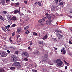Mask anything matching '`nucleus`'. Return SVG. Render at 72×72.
<instances>
[{
  "mask_svg": "<svg viewBox=\"0 0 72 72\" xmlns=\"http://www.w3.org/2000/svg\"><path fill=\"white\" fill-rule=\"evenodd\" d=\"M63 50H61V52L63 51V53L62 54H65L66 53V50H65V48H62Z\"/></svg>",
  "mask_w": 72,
  "mask_h": 72,
  "instance_id": "nucleus-11",
  "label": "nucleus"
},
{
  "mask_svg": "<svg viewBox=\"0 0 72 72\" xmlns=\"http://www.w3.org/2000/svg\"><path fill=\"white\" fill-rule=\"evenodd\" d=\"M48 35L47 34H46V35H44V37L42 38V39L43 40H45L46 39H47L48 38Z\"/></svg>",
  "mask_w": 72,
  "mask_h": 72,
  "instance_id": "nucleus-13",
  "label": "nucleus"
},
{
  "mask_svg": "<svg viewBox=\"0 0 72 72\" xmlns=\"http://www.w3.org/2000/svg\"><path fill=\"white\" fill-rule=\"evenodd\" d=\"M9 49H11V50H10V52L12 53H13L14 52L15 50L14 47L13 46H10V47H9Z\"/></svg>",
  "mask_w": 72,
  "mask_h": 72,
  "instance_id": "nucleus-6",
  "label": "nucleus"
},
{
  "mask_svg": "<svg viewBox=\"0 0 72 72\" xmlns=\"http://www.w3.org/2000/svg\"><path fill=\"white\" fill-rule=\"evenodd\" d=\"M38 43H39V44H43L44 43L42 41H39Z\"/></svg>",
  "mask_w": 72,
  "mask_h": 72,
  "instance_id": "nucleus-33",
  "label": "nucleus"
},
{
  "mask_svg": "<svg viewBox=\"0 0 72 72\" xmlns=\"http://www.w3.org/2000/svg\"><path fill=\"white\" fill-rule=\"evenodd\" d=\"M20 21L21 22L22 24H24V21L22 20V19H20Z\"/></svg>",
  "mask_w": 72,
  "mask_h": 72,
  "instance_id": "nucleus-32",
  "label": "nucleus"
},
{
  "mask_svg": "<svg viewBox=\"0 0 72 72\" xmlns=\"http://www.w3.org/2000/svg\"><path fill=\"white\" fill-rule=\"evenodd\" d=\"M62 0H56L55 1V2L56 4H58Z\"/></svg>",
  "mask_w": 72,
  "mask_h": 72,
  "instance_id": "nucleus-19",
  "label": "nucleus"
},
{
  "mask_svg": "<svg viewBox=\"0 0 72 72\" xmlns=\"http://www.w3.org/2000/svg\"><path fill=\"white\" fill-rule=\"evenodd\" d=\"M14 13L17 14L18 13V10L17 9H16L15 10H14Z\"/></svg>",
  "mask_w": 72,
  "mask_h": 72,
  "instance_id": "nucleus-29",
  "label": "nucleus"
},
{
  "mask_svg": "<svg viewBox=\"0 0 72 72\" xmlns=\"http://www.w3.org/2000/svg\"><path fill=\"white\" fill-rule=\"evenodd\" d=\"M1 56L2 57H6L7 55L6 53L1 52L0 53Z\"/></svg>",
  "mask_w": 72,
  "mask_h": 72,
  "instance_id": "nucleus-8",
  "label": "nucleus"
},
{
  "mask_svg": "<svg viewBox=\"0 0 72 72\" xmlns=\"http://www.w3.org/2000/svg\"><path fill=\"white\" fill-rule=\"evenodd\" d=\"M31 48V47H28V50H30V49Z\"/></svg>",
  "mask_w": 72,
  "mask_h": 72,
  "instance_id": "nucleus-56",
  "label": "nucleus"
},
{
  "mask_svg": "<svg viewBox=\"0 0 72 72\" xmlns=\"http://www.w3.org/2000/svg\"><path fill=\"white\" fill-rule=\"evenodd\" d=\"M8 19H9L11 20H12V15H9L8 16Z\"/></svg>",
  "mask_w": 72,
  "mask_h": 72,
  "instance_id": "nucleus-27",
  "label": "nucleus"
},
{
  "mask_svg": "<svg viewBox=\"0 0 72 72\" xmlns=\"http://www.w3.org/2000/svg\"><path fill=\"white\" fill-rule=\"evenodd\" d=\"M24 3L26 4L27 3V1H24Z\"/></svg>",
  "mask_w": 72,
  "mask_h": 72,
  "instance_id": "nucleus-44",
  "label": "nucleus"
},
{
  "mask_svg": "<svg viewBox=\"0 0 72 72\" xmlns=\"http://www.w3.org/2000/svg\"><path fill=\"white\" fill-rule=\"evenodd\" d=\"M33 53L35 55H36L37 56L40 54V52H39V51L38 50H36L33 52Z\"/></svg>",
  "mask_w": 72,
  "mask_h": 72,
  "instance_id": "nucleus-9",
  "label": "nucleus"
},
{
  "mask_svg": "<svg viewBox=\"0 0 72 72\" xmlns=\"http://www.w3.org/2000/svg\"><path fill=\"white\" fill-rule=\"evenodd\" d=\"M29 28V26H27L26 27H25L24 28V30H26L28 29V28Z\"/></svg>",
  "mask_w": 72,
  "mask_h": 72,
  "instance_id": "nucleus-25",
  "label": "nucleus"
},
{
  "mask_svg": "<svg viewBox=\"0 0 72 72\" xmlns=\"http://www.w3.org/2000/svg\"><path fill=\"white\" fill-rule=\"evenodd\" d=\"M58 49L57 48H55V50H57Z\"/></svg>",
  "mask_w": 72,
  "mask_h": 72,
  "instance_id": "nucleus-60",
  "label": "nucleus"
},
{
  "mask_svg": "<svg viewBox=\"0 0 72 72\" xmlns=\"http://www.w3.org/2000/svg\"><path fill=\"white\" fill-rule=\"evenodd\" d=\"M10 69L11 70H13V71L15 70V67H10Z\"/></svg>",
  "mask_w": 72,
  "mask_h": 72,
  "instance_id": "nucleus-28",
  "label": "nucleus"
},
{
  "mask_svg": "<svg viewBox=\"0 0 72 72\" xmlns=\"http://www.w3.org/2000/svg\"><path fill=\"white\" fill-rule=\"evenodd\" d=\"M21 15H23L24 14H23V13H21Z\"/></svg>",
  "mask_w": 72,
  "mask_h": 72,
  "instance_id": "nucleus-62",
  "label": "nucleus"
},
{
  "mask_svg": "<svg viewBox=\"0 0 72 72\" xmlns=\"http://www.w3.org/2000/svg\"><path fill=\"white\" fill-rule=\"evenodd\" d=\"M0 19L2 20L3 21H4L5 19L3 17V16L1 15L0 17Z\"/></svg>",
  "mask_w": 72,
  "mask_h": 72,
  "instance_id": "nucleus-24",
  "label": "nucleus"
},
{
  "mask_svg": "<svg viewBox=\"0 0 72 72\" xmlns=\"http://www.w3.org/2000/svg\"><path fill=\"white\" fill-rule=\"evenodd\" d=\"M56 37L57 39H62L63 37V36L61 34H60V33H56Z\"/></svg>",
  "mask_w": 72,
  "mask_h": 72,
  "instance_id": "nucleus-3",
  "label": "nucleus"
},
{
  "mask_svg": "<svg viewBox=\"0 0 72 72\" xmlns=\"http://www.w3.org/2000/svg\"><path fill=\"white\" fill-rule=\"evenodd\" d=\"M3 13L4 14H7V12L6 11H3Z\"/></svg>",
  "mask_w": 72,
  "mask_h": 72,
  "instance_id": "nucleus-46",
  "label": "nucleus"
},
{
  "mask_svg": "<svg viewBox=\"0 0 72 72\" xmlns=\"http://www.w3.org/2000/svg\"><path fill=\"white\" fill-rule=\"evenodd\" d=\"M57 8V7L56 6H53L51 8V10L52 11H54Z\"/></svg>",
  "mask_w": 72,
  "mask_h": 72,
  "instance_id": "nucleus-12",
  "label": "nucleus"
},
{
  "mask_svg": "<svg viewBox=\"0 0 72 72\" xmlns=\"http://www.w3.org/2000/svg\"><path fill=\"white\" fill-rule=\"evenodd\" d=\"M64 63H65L66 64V60H64Z\"/></svg>",
  "mask_w": 72,
  "mask_h": 72,
  "instance_id": "nucleus-55",
  "label": "nucleus"
},
{
  "mask_svg": "<svg viewBox=\"0 0 72 72\" xmlns=\"http://www.w3.org/2000/svg\"><path fill=\"white\" fill-rule=\"evenodd\" d=\"M16 24H13L12 25V26L13 27H15L16 26Z\"/></svg>",
  "mask_w": 72,
  "mask_h": 72,
  "instance_id": "nucleus-36",
  "label": "nucleus"
},
{
  "mask_svg": "<svg viewBox=\"0 0 72 72\" xmlns=\"http://www.w3.org/2000/svg\"><path fill=\"white\" fill-rule=\"evenodd\" d=\"M10 25H8V26H7V27L8 28H10Z\"/></svg>",
  "mask_w": 72,
  "mask_h": 72,
  "instance_id": "nucleus-45",
  "label": "nucleus"
},
{
  "mask_svg": "<svg viewBox=\"0 0 72 72\" xmlns=\"http://www.w3.org/2000/svg\"><path fill=\"white\" fill-rule=\"evenodd\" d=\"M12 66H15L16 68H21V64L19 62L13 63V64H12Z\"/></svg>",
  "mask_w": 72,
  "mask_h": 72,
  "instance_id": "nucleus-1",
  "label": "nucleus"
},
{
  "mask_svg": "<svg viewBox=\"0 0 72 72\" xmlns=\"http://www.w3.org/2000/svg\"><path fill=\"white\" fill-rule=\"evenodd\" d=\"M0 72H4V69H3V68L0 69Z\"/></svg>",
  "mask_w": 72,
  "mask_h": 72,
  "instance_id": "nucleus-26",
  "label": "nucleus"
},
{
  "mask_svg": "<svg viewBox=\"0 0 72 72\" xmlns=\"http://www.w3.org/2000/svg\"><path fill=\"white\" fill-rule=\"evenodd\" d=\"M45 21V19L44 18H42L41 20H39L38 22H40L41 25H42L43 23Z\"/></svg>",
  "mask_w": 72,
  "mask_h": 72,
  "instance_id": "nucleus-10",
  "label": "nucleus"
},
{
  "mask_svg": "<svg viewBox=\"0 0 72 72\" xmlns=\"http://www.w3.org/2000/svg\"><path fill=\"white\" fill-rule=\"evenodd\" d=\"M30 66H33V64H30Z\"/></svg>",
  "mask_w": 72,
  "mask_h": 72,
  "instance_id": "nucleus-54",
  "label": "nucleus"
},
{
  "mask_svg": "<svg viewBox=\"0 0 72 72\" xmlns=\"http://www.w3.org/2000/svg\"><path fill=\"white\" fill-rule=\"evenodd\" d=\"M1 3L3 6H4L5 3V0H2L1 1Z\"/></svg>",
  "mask_w": 72,
  "mask_h": 72,
  "instance_id": "nucleus-18",
  "label": "nucleus"
},
{
  "mask_svg": "<svg viewBox=\"0 0 72 72\" xmlns=\"http://www.w3.org/2000/svg\"><path fill=\"white\" fill-rule=\"evenodd\" d=\"M9 40H10V42H13L12 40V37H10L9 38Z\"/></svg>",
  "mask_w": 72,
  "mask_h": 72,
  "instance_id": "nucleus-31",
  "label": "nucleus"
},
{
  "mask_svg": "<svg viewBox=\"0 0 72 72\" xmlns=\"http://www.w3.org/2000/svg\"><path fill=\"white\" fill-rule=\"evenodd\" d=\"M11 60L14 61V62L17 61V57L15 56H12L11 57Z\"/></svg>",
  "mask_w": 72,
  "mask_h": 72,
  "instance_id": "nucleus-5",
  "label": "nucleus"
},
{
  "mask_svg": "<svg viewBox=\"0 0 72 72\" xmlns=\"http://www.w3.org/2000/svg\"><path fill=\"white\" fill-rule=\"evenodd\" d=\"M29 33V31L28 30H27V31H26L25 32V34H28Z\"/></svg>",
  "mask_w": 72,
  "mask_h": 72,
  "instance_id": "nucleus-30",
  "label": "nucleus"
},
{
  "mask_svg": "<svg viewBox=\"0 0 72 72\" xmlns=\"http://www.w3.org/2000/svg\"><path fill=\"white\" fill-rule=\"evenodd\" d=\"M60 72H65V71H63L62 70H60Z\"/></svg>",
  "mask_w": 72,
  "mask_h": 72,
  "instance_id": "nucleus-50",
  "label": "nucleus"
},
{
  "mask_svg": "<svg viewBox=\"0 0 72 72\" xmlns=\"http://www.w3.org/2000/svg\"><path fill=\"white\" fill-rule=\"evenodd\" d=\"M5 27L6 28V29H7V28H8V27H7L6 26H5Z\"/></svg>",
  "mask_w": 72,
  "mask_h": 72,
  "instance_id": "nucleus-61",
  "label": "nucleus"
},
{
  "mask_svg": "<svg viewBox=\"0 0 72 72\" xmlns=\"http://www.w3.org/2000/svg\"><path fill=\"white\" fill-rule=\"evenodd\" d=\"M33 42L32 41H31V42H30V45H32V43Z\"/></svg>",
  "mask_w": 72,
  "mask_h": 72,
  "instance_id": "nucleus-51",
  "label": "nucleus"
},
{
  "mask_svg": "<svg viewBox=\"0 0 72 72\" xmlns=\"http://www.w3.org/2000/svg\"><path fill=\"white\" fill-rule=\"evenodd\" d=\"M33 35H37V33L35 32H33Z\"/></svg>",
  "mask_w": 72,
  "mask_h": 72,
  "instance_id": "nucleus-35",
  "label": "nucleus"
},
{
  "mask_svg": "<svg viewBox=\"0 0 72 72\" xmlns=\"http://www.w3.org/2000/svg\"><path fill=\"white\" fill-rule=\"evenodd\" d=\"M55 32L58 33L60 32V33H62L61 32V31H59V30L58 29L55 30Z\"/></svg>",
  "mask_w": 72,
  "mask_h": 72,
  "instance_id": "nucleus-21",
  "label": "nucleus"
},
{
  "mask_svg": "<svg viewBox=\"0 0 72 72\" xmlns=\"http://www.w3.org/2000/svg\"><path fill=\"white\" fill-rule=\"evenodd\" d=\"M69 43L70 44H72V43L71 41H69Z\"/></svg>",
  "mask_w": 72,
  "mask_h": 72,
  "instance_id": "nucleus-48",
  "label": "nucleus"
},
{
  "mask_svg": "<svg viewBox=\"0 0 72 72\" xmlns=\"http://www.w3.org/2000/svg\"><path fill=\"white\" fill-rule=\"evenodd\" d=\"M52 18V16H51V15H49L48 16V18L49 19H51Z\"/></svg>",
  "mask_w": 72,
  "mask_h": 72,
  "instance_id": "nucleus-37",
  "label": "nucleus"
},
{
  "mask_svg": "<svg viewBox=\"0 0 72 72\" xmlns=\"http://www.w3.org/2000/svg\"><path fill=\"white\" fill-rule=\"evenodd\" d=\"M18 52H19V51H15V53L16 54H18Z\"/></svg>",
  "mask_w": 72,
  "mask_h": 72,
  "instance_id": "nucleus-41",
  "label": "nucleus"
},
{
  "mask_svg": "<svg viewBox=\"0 0 72 72\" xmlns=\"http://www.w3.org/2000/svg\"><path fill=\"white\" fill-rule=\"evenodd\" d=\"M48 57V55L47 54H45L44 56H43V59L44 60V62H47V58Z\"/></svg>",
  "mask_w": 72,
  "mask_h": 72,
  "instance_id": "nucleus-4",
  "label": "nucleus"
},
{
  "mask_svg": "<svg viewBox=\"0 0 72 72\" xmlns=\"http://www.w3.org/2000/svg\"><path fill=\"white\" fill-rule=\"evenodd\" d=\"M66 64L68 65L69 64L68 63H67V62H66Z\"/></svg>",
  "mask_w": 72,
  "mask_h": 72,
  "instance_id": "nucleus-58",
  "label": "nucleus"
},
{
  "mask_svg": "<svg viewBox=\"0 0 72 72\" xmlns=\"http://www.w3.org/2000/svg\"><path fill=\"white\" fill-rule=\"evenodd\" d=\"M45 15H46V17H44V19H47V18H48V15H48V13H46V14H45Z\"/></svg>",
  "mask_w": 72,
  "mask_h": 72,
  "instance_id": "nucleus-22",
  "label": "nucleus"
},
{
  "mask_svg": "<svg viewBox=\"0 0 72 72\" xmlns=\"http://www.w3.org/2000/svg\"><path fill=\"white\" fill-rule=\"evenodd\" d=\"M47 62L46 63H47L49 64H52V63L51 62V60H49V59H48V58H47Z\"/></svg>",
  "mask_w": 72,
  "mask_h": 72,
  "instance_id": "nucleus-15",
  "label": "nucleus"
},
{
  "mask_svg": "<svg viewBox=\"0 0 72 72\" xmlns=\"http://www.w3.org/2000/svg\"><path fill=\"white\" fill-rule=\"evenodd\" d=\"M7 30L8 31H10V29H9V28H7Z\"/></svg>",
  "mask_w": 72,
  "mask_h": 72,
  "instance_id": "nucleus-47",
  "label": "nucleus"
},
{
  "mask_svg": "<svg viewBox=\"0 0 72 72\" xmlns=\"http://www.w3.org/2000/svg\"><path fill=\"white\" fill-rule=\"evenodd\" d=\"M1 28L2 30H4V32H6V28H5V27H4L2 26L1 27Z\"/></svg>",
  "mask_w": 72,
  "mask_h": 72,
  "instance_id": "nucleus-23",
  "label": "nucleus"
},
{
  "mask_svg": "<svg viewBox=\"0 0 72 72\" xmlns=\"http://www.w3.org/2000/svg\"><path fill=\"white\" fill-rule=\"evenodd\" d=\"M9 1V0H6V2H7L8 1Z\"/></svg>",
  "mask_w": 72,
  "mask_h": 72,
  "instance_id": "nucleus-59",
  "label": "nucleus"
},
{
  "mask_svg": "<svg viewBox=\"0 0 72 72\" xmlns=\"http://www.w3.org/2000/svg\"><path fill=\"white\" fill-rule=\"evenodd\" d=\"M24 61H27L28 59L27 58H25L24 59Z\"/></svg>",
  "mask_w": 72,
  "mask_h": 72,
  "instance_id": "nucleus-40",
  "label": "nucleus"
},
{
  "mask_svg": "<svg viewBox=\"0 0 72 72\" xmlns=\"http://www.w3.org/2000/svg\"><path fill=\"white\" fill-rule=\"evenodd\" d=\"M20 35H18L17 36V38H19V37H20Z\"/></svg>",
  "mask_w": 72,
  "mask_h": 72,
  "instance_id": "nucleus-53",
  "label": "nucleus"
},
{
  "mask_svg": "<svg viewBox=\"0 0 72 72\" xmlns=\"http://www.w3.org/2000/svg\"><path fill=\"white\" fill-rule=\"evenodd\" d=\"M24 55L25 57H29V54H28V53L26 52H25L24 53Z\"/></svg>",
  "mask_w": 72,
  "mask_h": 72,
  "instance_id": "nucleus-17",
  "label": "nucleus"
},
{
  "mask_svg": "<svg viewBox=\"0 0 72 72\" xmlns=\"http://www.w3.org/2000/svg\"><path fill=\"white\" fill-rule=\"evenodd\" d=\"M21 31V28H19L17 30V32L19 33V32Z\"/></svg>",
  "mask_w": 72,
  "mask_h": 72,
  "instance_id": "nucleus-20",
  "label": "nucleus"
},
{
  "mask_svg": "<svg viewBox=\"0 0 72 72\" xmlns=\"http://www.w3.org/2000/svg\"><path fill=\"white\" fill-rule=\"evenodd\" d=\"M15 34V32H13V33L12 34V36H14Z\"/></svg>",
  "mask_w": 72,
  "mask_h": 72,
  "instance_id": "nucleus-43",
  "label": "nucleus"
},
{
  "mask_svg": "<svg viewBox=\"0 0 72 72\" xmlns=\"http://www.w3.org/2000/svg\"><path fill=\"white\" fill-rule=\"evenodd\" d=\"M56 63L57 64L58 66H60L62 65L63 63L60 59H57L56 60Z\"/></svg>",
  "mask_w": 72,
  "mask_h": 72,
  "instance_id": "nucleus-2",
  "label": "nucleus"
},
{
  "mask_svg": "<svg viewBox=\"0 0 72 72\" xmlns=\"http://www.w3.org/2000/svg\"><path fill=\"white\" fill-rule=\"evenodd\" d=\"M71 18H72V16H69Z\"/></svg>",
  "mask_w": 72,
  "mask_h": 72,
  "instance_id": "nucleus-64",
  "label": "nucleus"
},
{
  "mask_svg": "<svg viewBox=\"0 0 72 72\" xmlns=\"http://www.w3.org/2000/svg\"><path fill=\"white\" fill-rule=\"evenodd\" d=\"M11 20L12 21H17V17H16V16H13V15L12 16V17L11 18Z\"/></svg>",
  "mask_w": 72,
  "mask_h": 72,
  "instance_id": "nucleus-7",
  "label": "nucleus"
},
{
  "mask_svg": "<svg viewBox=\"0 0 72 72\" xmlns=\"http://www.w3.org/2000/svg\"><path fill=\"white\" fill-rule=\"evenodd\" d=\"M18 13L19 14H21V12L20 11H18Z\"/></svg>",
  "mask_w": 72,
  "mask_h": 72,
  "instance_id": "nucleus-57",
  "label": "nucleus"
},
{
  "mask_svg": "<svg viewBox=\"0 0 72 72\" xmlns=\"http://www.w3.org/2000/svg\"><path fill=\"white\" fill-rule=\"evenodd\" d=\"M35 4H38L40 6H42L41 3L40 2H35Z\"/></svg>",
  "mask_w": 72,
  "mask_h": 72,
  "instance_id": "nucleus-16",
  "label": "nucleus"
},
{
  "mask_svg": "<svg viewBox=\"0 0 72 72\" xmlns=\"http://www.w3.org/2000/svg\"><path fill=\"white\" fill-rule=\"evenodd\" d=\"M15 4L17 6H19L20 5V3L19 2H17V3H15Z\"/></svg>",
  "mask_w": 72,
  "mask_h": 72,
  "instance_id": "nucleus-34",
  "label": "nucleus"
},
{
  "mask_svg": "<svg viewBox=\"0 0 72 72\" xmlns=\"http://www.w3.org/2000/svg\"><path fill=\"white\" fill-rule=\"evenodd\" d=\"M54 40H55L56 41L57 40V39H56V38H54Z\"/></svg>",
  "mask_w": 72,
  "mask_h": 72,
  "instance_id": "nucleus-63",
  "label": "nucleus"
},
{
  "mask_svg": "<svg viewBox=\"0 0 72 72\" xmlns=\"http://www.w3.org/2000/svg\"><path fill=\"white\" fill-rule=\"evenodd\" d=\"M27 22V20H24L23 21V24L24 23H26V22Z\"/></svg>",
  "mask_w": 72,
  "mask_h": 72,
  "instance_id": "nucleus-42",
  "label": "nucleus"
},
{
  "mask_svg": "<svg viewBox=\"0 0 72 72\" xmlns=\"http://www.w3.org/2000/svg\"><path fill=\"white\" fill-rule=\"evenodd\" d=\"M32 71L34 72H37V70H35L34 69H33V70H32Z\"/></svg>",
  "mask_w": 72,
  "mask_h": 72,
  "instance_id": "nucleus-38",
  "label": "nucleus"
},
{
  "mask_svg": "<svg viewBox=\"0 0 72 72\" xmlns=\"http://www.w3.org/2000/svg\"><path fill=\"white\" fill-rule=\"evenodd\" d=\"M51 22L52 21L48 20L46 21V23L47 24H50Z\"/></svg>",
  "mask_w": 72,
  "mask_h": 72,
  "instance_id": "nucleus-14",
  "label": "nucleus"
},
{
  "mask_svg": "<svg viewBox=\"0 0 72 72\" xmlns=\"http://www.w3.org/2000/svg\"><path fill=\"white\" fill-rule=\"evenodd\" d=\"M7 52H8V53H10V51H9V50H7Z\"/></svg>",
  "mask_w": 72,
  "mask_h": 72,
  "instance_id": "nucleus-49",
  "label": "nucleus"
},
{
  "mask_svg": "<svg viewBox=\"0 0 72 72\" xmlns=\"http://www.w3.org/2000/svg\"><path fill=\"white\" fill-rule=\"evenodd\" d=\"M65 69H68V67L67 66H65Z\"/></svg>",
  "mask_w": 72,
  "mask_h": 72,
  "instance_id": "nucleus-52",
  "label": "nucleus"
},
{
  "mask_svg": "<svg viewBox=\"0 0 72 72\" xmlns=\"http://www.w3.org/2000/svg\"><path fill=\"white\" fill-rule=\"evenodd\" d=\"M63 2H60L59 3V5H60V6H62V5H63Z\"/></svg>",
  "mask_w": 72,
  "mask_h": 72,
  "instance_id": "nucleus-39",
  "label": "nucleus"
}]
</instances>
